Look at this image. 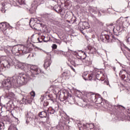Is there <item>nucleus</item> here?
Here are the masks:
<instances>
[{"instance_id": "nucleus-1", "label": "nucleus", "mask_w": 130, "mask_h": 130, "mask_svg": "<svg viewBox=\"0 0 130 130\" xmlns=\"http://www.w3.org/2000/svg\"><path fill=\"white\" fill-rule=\"evenodd\" d=\"M16 67L18 69L23 70L25 73H29V74H25L20 73L17 77L14 76L11 78H8L4 79L3 81V85L5 88V92L6 95L10 97H14V94L13 92H10V88H12V85L19 86L23 85H26L28 80H30V76H33V65L30 64H24L22 65L21 63L16 64Z\"/></svg>"}, {"instance_id": "nucleus-2", "label": "nucleus", "mask_w": 130, "mask_h": 130, "mask_svg": "<svg viewBox=\"0 0 130 130\" xmlns=\"http://www.w3.org/2000/svg\"><path fill=\"white\" fill-rule=\"evenodd\" d=\"M32 37H33V36H31L30 38H28L26 47L22 45H19L14 47L12 50L13 54L19 56V55H23L25 53H28L29 48L33 47Z\"/></svg>"}, {"instance_id": "nucleus-3", "label": "nucleus", "mask_w": 130, "mask_h": 130, "mask_svg": "<svg viewBox=\"0 0 130 130\" xmlns=\"http://www.w3.org/2000/svg\"><path fill=\"white\" fill-rule=\"evenodd\" d=\"M14 59V57L11 56V57H8L5 60L2 61L0 62V72H4L6 71V68L9 69L12 64H15Z\"/></svg>"}, {"instance_id": "nucleus-4", "label": "nucleus", "mask_w": 130, "mask_h": 130, "mask_svg": "<svg viewBox=\"0 0 130 130\" xmlns=\"http://www.w3.org/2000/svg\"><path fill=\"white\" fill-rule=\"evenodd\" d=\"M58 94L59 95V99L60 101H61L62 102H63V101H66L67 99H69V98L72 97V94L69 92H58Z\"/></svg>"}, {"instance_id": "nucleus-5", "label": "nucleus", "mask_w": 130, "mask_h": 130, "mask_svg": "<svg viewBox=\"0 0 130 130\" xmlns=\"http://www.w3.org/2000/svg\"><path fill=\"white\" fill-rule=\"evenodd\" d=\"M79 25H80V26L78 27V30H79L83 35H85V33H84L83 31L86 29H89V28H90L89 23L87 21H84L82 22V23H79Z\"/></svg>"}, {"instance_id": "nucleus-6", "label": "nucleus", "mask_w": 130, "mask_h": 130, "mask_svg": "<svg viewBox=\"0 0 130 130\" xmlns=\"http://www.w3.org/2000/svg\"><path fill=\"white\" fill-rule=\"evenodd\" d=\"M75 53L77 58H78V59L84 60L86 59V57H87V54L83 51H79V52H75Z\"/></svg>"}, {"instance_id": "nucleus-7", "label": "nucleus", "mask_w": 130, "mask_h": 130, "mask_svg": "<svg viewBox=\"0 0 130 130\" xmlns=\"http://www.w3.org/2000/svg\"><path fill=\"white\" fill-rule=\"evenodd\" d=\"M47 94H48V91L46 92L45 94L44 95V97H46L47 96L48 97L47 98V100H45L44 102L43 106H44V107L48 106V105H49V102L48 101H49V100L52 101V102H54V101H53V98H52V96H51L50 95Z\"/></svg>"}, {"instance_id": "nucleus-8", "label": "nucleus", "mask_w": 130, "mask_h": 130, "mask_svg": "<svg viewBox=\"0 0 130 130\" xmlns=\"http://www.w3.org/2000/svg\"><path fill=\"white\" fill-rule=\"evenodd\" d=\"M119 76L121 78L122 81L127 82H130V74L128 73L125 74H122V71H120L119 73Z\"/></svg>"}, {"instance_id": "nucleus-9", "label": "nucleus", "mask_w": 130, "mask_h": 130, "mask_svg": "<svg viewBox=\"0 0 130 130\" xmlns=\"http://www.w3.org/2000/svg\"><path fill=\"white\" fill-rule=\"evenodd\" d=\"M43 51L44 52H45V53H46V54H47V55H48L49 56V61L46 60L44 64V68H45V69H47V68L50 67L51 64V63L50 62V60H51V54H50V53L49 52H46V51Z\"/></svg>"}, {"instance_id": "nucleus-10", "label": "nucleus", "mask_w": 130, "mask_h": 130, "mask_svg": "<svg viewBox=\"0 0 130 130\" xmlns=\"http://www.w3.org/2000/svg\"><path fill=\"white\" fill-rule=\"evenodd\" d=\"M38 115L40 118H45L46 121H47V120L49 119V114L47 113V111H46L40 112Z\"/></svg>"}, {"instance_id": "nucleus-11", "label": "nucleus", "mask_w": 130, "mask_h": 130, "mask_svg": "<svg viewBox=\"0 0 130 130\" xmlns=\"http://www.w3.org/2000/svg\"><path fill=\"white\" fill-rule=\"evenodd\" d=\"M85 76H87V74L84 73L83 74V78L85 81H92V80H95V77H96V75L91 73L89 74L87 76V78L85 77Z\"/></svg>"}, {"instance_id": "nucleus-12", "label": "nucleus", "mask_w": 130, "mask_h": 130, "mask_svg": "<svg viewBox=\"0 0 130 130\" xmlns=\"http://www.w3.org/2000/svg\"><path fill=\"white\" fill-rule=\"evenodd\" d=\"M100 38L101 41L105 43H109L110 42V36H109V35H101Z\"/></svg>"}, {"instance_id": "nucleus-13", "label": "nucleus", "mask_w": 130, "mask_h": 130, "mask_svg": "<svg viewBox=\"0 0 130 130\" xmlns=\"http://www.w3.org/2000/svg\"><path fill=\"white\" fill-rule=\"evenodd\" d=\"M71 62L72 63V64H73V66H76V64L77 66H80V64H82L83 60L78 58H74L73 60H71Z\"/></svg>"}, {"instance_id": "nucleus-14", "label": "nucleus", "mask_w": 130, "mask_h": 130, "mask_svg": "<svg viewBox=\"0 0 130 130\" xmlns=\"http://www.w3.org/2000/svg\"><path fill=\"white\" fill-rule=\"evenodd\" d=\"M10 24L6 22H1L0 23V29L2 30V31H6L8 28H9Z\"/></svg>"}, {"instance_id": "nucleus-15", "label": "nucleus", "mask_w": 130, "mask_h": 130, "mask_svg": "<svg viewBox=\"0 0 130 130\" xmlns=\"http://www.w3.org/2000/svg\"><path fill=\"white\" fill-rule=\"evenodd\" d=\"M117 31H115V29ZM123 30V28L119 25H117L115 28H114L113 29V32L114 34V35H116V36H118L119 35V33L120 32H122V31Z\"/></svg>"}, {"instance_id": "nucleus-16", "label": "nucleus", "mask_w": 130, "mask_h": 130, "mask_svg": "<svg viewBox=\"0 0 130 130\" xmlns=\"http://www.w3.org/2000/svg\"><path fill=\"white\" fill-rule=\"evenodd\" d=\"M40 74V69H38L37 66H33V76H37Z\"/></svg>"}, {"instance_id": "nucleus-17", "label": "nucleus", "mask_w": 130, "mask_h": 130, "mask_svg": "<svg viewBox=\"0 0 130 130\" xmlns=\"http://www.w3.org/2000/svg\"><path fill=\"white\" fill-rule=\"evenodd\" d=\"M33 21L35 22V23L33 25V29L35 30H39V28H40V26L39 25V21H37V18H36V20L33 18Z\"/></svg>"}, {"instance_id": "nucleus-18", "label": "nucleus", "mask_w": 130, "mask_h": 130, "mask_svg": "<svg viewBox=\"0 0 130 130\" xmlns=\"http://www.w3.org/2000/svg\"><path fill=\"white\" fill-rule=\"evenodd\" d=\"M89 96L90 100L92 101V102H95L96 99H97V96L95 94H93V93L90 92L88 94Z\"/></svg>"}, {"instance_id": "nucleus-19", "label": "nucleus", "mask_w": 130, "mask_h": 130, "mask_svg": "<svg viewBox=\"0 0 130 130\" xmlns=\"http://www.w3.org/2000/svg\"><path fill=\"white\" fill-rule=\"evenodd\" d=\"M88 50H89V52H88V53H91V54H94V53H96V52L97 51V50H96V48L90 46L88 47Z\"/></svg>"}, {"instance_id": "nucleus-20", "label": "nucleus", "mask_w": 130, "mask_h": 130, "mask_svg": "<svg viewBox=\"0 0 130 130\" xmlns=\"http://www.w3.org/2000/svg\"><path fill=\"white\" fill-rule=\"evenodd\" d=\"M78 126L79 127L80 130H81V128H83V129H86V128H88V126L87 125V124L82 123L80 122L78 123Z\"/></svg>"}, {"instance_id": "nucleus-21", "label": "nucleus", "mask_w": 130, "mask_h": 130, "mask_svg": "<svg viewBox=\"0 0 130 130\" xmlns=\"http://www.w3.org/2000/svg\"><path fill=\"white\" fill-rule=\"evenodd\" d=\"M64 7L67 10H70L72 8V2L69 1H67L64 3Z\"/></svg>"}, {"instance_id": "nucleus-22", "label": "nucleus", "mask_w": 130, "mask_h": 130, "mask_svg": "<svg viewBox=\"0 0 130 130\" xmlns=\"http://www.w3.org/2000/svg\"><path fill=\"white\" fill-rule=\"evenodd\" d=\"M61 9V7H60V6H59L58 5H55L53 7L54 11H55V12H56L58 14L59 13Z\"/></svg>"}, {"instance_id": "nucleus-23", "label": "nucleus", "mask_w": 130, "mask_h": 130, "mask_svg": "<svg viewBox=\"0 0 130 130\" xmlns=\"http://www.w3.org/2000/svg\"><path fill=\"white\" fill-rule=\"evenodd\" d=\"M56 111V110H54L52 107H49L47 110L48 113H49L50 114H54Z\"/></svg>"}, {"instance_id": "nucleus-24", "label": "nucleus", "mask_w": 130, "mask_h": 130, "mask_svg": "<svg viewBox=\"0 0 130 130\" xmlns=\"http://www.w3.org/2000/svg\"><path fill=\"white\" fill-rule=\"evenodd\" d=\"M69 75L70 71H65L62 74V75H61V78H65L66 79H68V78H69Z\"/></svg>"}, {"instance_id": "nucleus-25", "label": "nucleus", "mask_w": 130, "mask_h": 130, "mask_svg": "<svg viewBox=\"0 0 130 130\" xmlns=\"http://www.w3.org/2000/svg\"><path fill=\"white\" fill-rule=\"evenodd\" d=\"M102 101H103V99L102 98L99 97L96 98V100H95V102H94V103L96 104H100L102 102Z\"/></svg>"}, {"instance_id": "nucleus-26", "label": "nucleus", "mask_w": 130, "mask_h": 130, "mask_svg": "<svg viewBox=\"0 0 130 130\" xmlns=\"http://www.w3.org/2000/svg\"><path fill=\"white\" fill-rule=\"evenodd\" d=\"M116 40V38L114 36L112 35L110 36V43H112L113 42H115V41Z\"/></svg>"}, {"instance_id": "nucleus-27", "label": "nucleus", "mask_w": 130, "mask_h": 130, "mask_svg": "<svg viewBox=\"0 0 130 130\" xmlns=\"http://www.w3.org/2000/svg\"><path fill=\"white\" fill-rule=\"evenodd\" d=\"M33 90H32L30 92V95L31 96L30 99H28L27 100V102L28 103H29V104H31V103H32V101H33V99H32V97H33Z\"/></svg>"}, {"instance_id": "nucleus-28", "label": "nucleus", "mask_w": 130, "mask_h": 130, "mask_svg": "<svg viewBox=\"0 0 130 130\" xmlns=\"http://www.w3.org/2000/svg\"><path fill=\"white\" fill-rule=\"evenodd\" d=\"M69 103H73L75 102V99H74V98L73 96H71L69 98V99H67V100Z\"/></svg>"}, {"instance_id": "nucleus-29", "label": "nucleus", "mask_w": 130, "mask_h": 130, "mask_svg": "<svg viewBox=\"0 0 130 130\" xmlns=\"http://www.w3.org/2000/svg\"><path fill=\"white\" fill-rule=\"evenodd\" d=\"M60 15H62V16H64V14H66V9H61V10H60V12H59V13Z\"/></svg>"}, {"instance_id": "nucleus-30", "label": "nucleus", "mask_w": 130, "mask_h": 130, "mask_svg": "<svg viewBox=\"0 0 130 130\" xmlns=\"http://www.w3.org/2000/svg\"><path fill=\"white\" fill-rule=\"evenodd\" d=\"M8 130H18L17 127H15L14 125H11L9 126Z\"/></svg>"}, {"instance_id": "nucleus-31", "label": "nucleus", "mask_w": 130, "mask_h": 130, "mask_svg": "<svg viewBox=\"0 0 130 130\" xmlns=\"http://www.w3.org/2000/svg\"><path fill=\"white\" fill-rule=\"evenodd\" d=\"M5 129V124L3 122L0 123V130Z\"/></svg>"}, {"instance_id": "nucleus-32", "label": "nucleus", "mask_w": 130, "mask_h": 130, "mask_svg": "<svg viewBox=\"0 0 130 130\" xmlns=\"http://www.w3.org/2000/svg\"><path fill=\"white\" fill-rule=\"evenodd\" d=\"M35 124L36 125L38 123H39V120H38V118L35 117L34 119Z\"/></svg>"}, {"instance_id": "nucleus-33", "label": "nucleus", "mask_w": 130, "mask_h": 130, "mask_svg": "<svg viewBox=\"0 0 130 130\" xmlns=\"http://www.w3.org/2000/svg\"><path fill=\"white\" fill-rule=\"evenodd\" d=\"M66 124H67V121H62L60 123V125H61V126H62L63 127L66 125Z\"/></svg>"}, {"instance_id": "nucleus-34", "label": "nucleus", "mask_w": 130, "mask_h": 130, "mask_svg": "<svg viewBox=\"0 0 130 130\" xmlns=\"http://www.w3.org/2000/svg\"><path fill=\"white\" fill-rule=\"evenodd\" d=\"M18 3L19 5H23L25 3V0H18Z\"/></svg>"}, {"instance_id": "nucleus-35", "label": "nucleus", "mask_w": 130, "mask_h": 130, "mask_svg": "<svg viewBox=\"0 0 130 130\" xmlns=\"http://www.w3.org/2000/svg\"><path fill=\"white\" fill-rule=\"evenodd\" d=\"M52 49H56V48H57V45H56L55 44H53L52 46Z\"/></svg>"}, {"instance_id": "nucleus-36", "label": "nucleus", "mask_w": 130, "mask_h": 130, "mask_svg": "<svg viewBox=\"0 0 130 130\" xmlns=\"http://www.w3.org/2000/svg\"><path fill=\"white\" fill-rule=\"evenodd\" d=\"M68 52H63V51H61L60 54H62V55H67Z\"/></svg>"}, {"instance_id": "nucleus-37", "label": "nucleus", "mask_w": 130, "mask_h": 130, "mask_svg": "<svg viewBox=\"0 0 130 130\" xmlns=\"http://www.w3.org/2000/svg\"><path fill=\"white\" fill-rule=\"evenodd\" d=\"M39 26H40V27H42V28H44V27H45V24L42 23H40L39 22V24H38Z\"/></svg>"}, {"instance_id": "nucleus-38", "label": "nucleus", "mask_w": 130, "mask_h": 130, "mask_svg": "<svg viewBox=\"0 0 130 130\" xmlns=\"http://www.w3.org/2000/svg\"><path fill=\"white\" fill-rule=\"evenodd\" d=\"M60 52L61 51L55 50L54 53H57V54H60Z\"/></svg>"}, {"instance_id": "nucleus-39", "label": "nucleus", "mask_w": 130, "mask_h": 130, "mask_svg": "<svg viewBox=\"0 0 130 130\" xmlns=\"http://www.w3.org/2000/svg\"><path fill=\"white\" fill-rule=\"evenodd\" d=\"M117 108H120V107H122L123 108V109H125V107H124L121 105L117 106Z\"/></svg>"}, {"instance_id": "nucleus-40", "label": "nucleus", "mask_w": 130, "mask_h": 130, "mask_svg": "<svg viewBox=\"0 0 130 130\" xmlns=\"http://www.w3.org/2000/svg\"><path fill=\"white\" fill-rule=\"evenodd\" d=\"M6 52L7 55H8L9 57H10V51L6 50Z\"/></svg>"}, {"instance_id": "nucleus-41", "label": "nucleus", "mask_w": 130, "mask_h": 130, "mask_svg": "<svg viewBox=\"0 0 130 130\" xmlns=\"http://www.w3.org/2000/svg\"><path fill=\"white\" fill-rule=\"evenodd\" d=\"M42 50V49H40V48H38V47H36L35 48V50Z\"/></svg>"}, {"instance_id": "nucleus-42", "label": "nucleus", "mask_w": 130, "mask_h": 130, "mask_svg": "<svg viewBox=\"0 0 130 130\" xmlns=\"http://www.w3.org/2000/svg\"><path fill=\"white\" fill-rule=\"evenodd\" d=\"M124 48H125V49H127V50H128V51H129V52H130V49L128 48V47H126V46H124Z\"/></svg>"}, {"instance_id": "nucleus-43", "label": "nucleus", "mask_w": 130, "mask_h": 130, "mask_svg": "<svg viewBox=\"0 0 130 130\" xmlns=\"http://www.w3.org/2000/svg\"><path fill=\"white\" fill-rule=\"evenodd\" d=\"M32 18H31L30 19V21H29V26H30V28H32V29H33V26H32L31 25V21H32Z\"/></svg>"}, {"instance_id": "nucleus-44", "label": "nucleus", "mask_w": 130, "mask_h": 130, "mask_svg": "<svg viewBox=\"0 0 130 130\" xmlns=\"http://www.w3.org/2000/svg\"><path fill=\"white\" fill-rule=\"evenodd\" d=\"M70 68L73 72H75V69H74V67H73V66H70Z\"/></svg>"}, {"instance_id": "nucleus-45", "label": "nucleus", "mask_w": 130, "mask_h": 130, "mask_svg": "<svg viewBox=\"0 0 130 130\" xmlns=\"http://www.w3.org/2000/svg\"><path fill=\"white\" fill-rule=\"evenodd\" d=\"M38 41H39V42L40 43H41L43 41V40L40 41V40H39V38H38Z\"/></svg>"}, {"instance_id": "nucleus-46", "label": "nucleus", "mask_w": 130, "mask_h": 130, "mask_svg": "<svg viewBox=\"0 0 130 130\" xmlns=\"http://www.w3.org/2000/svg\"><path fill=\"white\" fill-rule=\"evenodd\" d=\"M35 95H36L35 91H33V98L35 97Z\"/></svg>"}, {"instance_id": "nucleus-47", "label": "nucleus", "mask_w": 130, "mask_h": 130, "mask_svg": "<svg viewBox=\"0 0 130 130\" xmlns=\"http://www.w3.org/2000/svg\"><path fill=\"white\" fill-rule=\"evenodd\" d=\"M86 62V63H89V64L91 63V61H90V60H87Z\"/></svg>"}, {"instance_id": "nucleus-48", "label": "nucleus", "mask_w": 130, "mask_h": 130, "mask_svg": "<svg viewBox=\"0 0 130 130\" xmlns=\"http://www.w3.org/2000/svg\"><path fill=\"white\" fill-rule=\"evenodd\" d=\"M101 105H102V106H103V105H104V102H103V101H102V102L101 103Z\"/></svg>"}, {"instance_id": "nucleus-49", "label": "nucleus", "mask_w": 130, "mask_h": 130, "mask_svg": "<svg viewBox=\"0 0 130 130\" xmlns=\"http://www.w3.org/2000/svg\"><path fill=\"white\" fill-rule=\"evenodd\" d=\"M34 3H38L39 2V0H34Z\"/></svg>"}, {"instance_id": "nucleus-50", "label": "nucleus", "mask_w": 130, "mask_h": 130, "mask_svg": "<svg viewBox=\"0 0 130 130\" xmlns=\"http://www.w3.org/2000/svg\"><path fill=\"white\" fill-rule=\"evenodd\" d=\"M48 41H49V40H47V41H46V40H43V42H48Z\"/></svg>"}, {"instance_id": "nucleus-51", "label": "nucleus", "mask_w": 130, "mask_h": 130, "mask_svg": "<svg viewBox=\"0 0 130 130\" xmlns=\"http://www.w3.org/2000/svg\"><path fill=\"white\" fill-rule=\"evenodd\" d=\"M12 116H13V117H14V118H15L16 119H18V118H16V117L14 116V114H11Z\"/></svg>"}, {"instance_id": "nucleus-52", "label": "nucleus", "mask_w": 130, "mask_h": 130, "mask_svg": "<svg viewBox=\"0 0 130 130\" xmlns=\"http://www.w3.org/2000/svg\"><path fill=\"white\" fill-rule=\"evenodd\" d=\"M68 16H69V14L68 13H66V14L65 15V17H68Z\"/></svg>"}, {"instance_id": "nucleus-53", "label": "nucleus", "mask_w": 130, "mask_h": 130, "mask_svg": "<svg viewBox=\"0 0 130 130\" xmlns=\"http://www.w3.org/2000/svg\"><path fill=\"white\" fill-rule=\"evenodd\" d=\"M115 67H113V71H114V72H115Z\"/></svg>"}, {"instance_id": "nucleus-54", "label": "nucleus", "mask_w": 130, "mask_h": 130, "mask_svg": "<svg viewBox=\"0 0 130 130\" xmlns=\"http://www.w3.org/2000/svg\"><path fill=\"white\" fill-rule=\"evenodd\" d=\"M2 108H3V106L0 105V110H2Z\"/></svg>"}, {"instance_id": "nucleus-55", "label": "nucleus", "mask_w": 130, "mask_h": 130, "mask_svg": "<svg viewBox=\"0 0 130 130\" xmlns=\"http://www.w3.org/2000/svg\"><path fill=\"white\" fill-rule=\"evenodd\" d=\"M31 55V54H29L28 55V57H27V58H28V57H30V56Z\"/></svg>"}, {"instance_id": "nucleus-56", "label": "nucleus", "mask_w": 130, "mask_h": 130, "mask_svg": "<svg viewBox=\"0 0 130 130\" xmlns=\"http://www.w3.org/2000/svg\"><path fill=\"white\" fill-rule=\"evenodd\" d=\"M3 7H5V4H2Z\"/></svg>"}, {"instance_id": "nucleus-57", "label": "nucleus", "mask_w": 130, "mask_h": 130, "mask_svg": "<svg viewBox=\"0 0 130 130\" xmlns=\"http://www.w3.org/2000/svg\"><path fill=\"white\" fill-rule=\"evenodd\" d=\"M77 92H78V93H81V91H80V90H77Z\"/></svg>"}, {"instance_id": "nucleus-58", "label": "nucleus", "mask_w": 130, "mask_h": 130, "mask_svg": "<svg viewBox=\"0 0 130 130\" xmlns=\"http://www.w3.org/2000/svg\"><path fill=\"white\" fill-rule=\"evenodd\" d=\"M28 120H29V119H27L26 120V122H28Z\"/></svg>"}, {"instance_id": "nucleus-59", "label": "nucleus", "mask_w": 130, "mask_h": 130, "mask_svg": "<svg viewBox=\"0 0 130 130\" xmlns=\"http://www.w3.org/2000/svg\"><path fill=\"white\" fill-rule=\"evenodd\" d=\"M22 100L23 101H25V100L24 99H23Z\"/></svg>"}, {"instance_id": "nucleus-60", "label": "nucleus", "mask_w": 130, "mask_h": 130, "mask_svg": "<svg viewBox=\"0 0 130 130\" xmlns=\"http://www.w3.org/2000/svg\"><path fill=\"white\" fill-rule=\"evenodd\" d=\"M117 22H119V19H118Z\"/></svg>"}, {"instance_id": "nucleus-61", "label": "nucleus", "mask_w": 130, "mask_h": 130, "mask_svg": "<svg viewBox=\"0 0 130 130\" xmlns=\"http://www.w3.org/2000/svg\"><path fill=\"white\" fill-rule=\"evenodd\" d=\"M31 56H33V54H31Z\"/></svg>"}, {"instance_id": "nucleus-62", "label": "nucleus", "mask_w": 130, "mask_h": 130, "mask_svg": "<svg viewBox=\"0 0 130 130\" xmlns=\"http://www.w3.org/2000/svg\"><path fill=\"white\" fill-rule=\"evenodd\" d=\"M33 47H34V48L35 47V46H34V45H33Z\"/></svg>"}, {"instance_id": "nucleus-63", "label": "nucleus", "mask_w": 130, "mask_h": 130, "mask_svg": "<svg viewBox=\"0 0 130 130\" xmlns=\"http://www.w3.org/2000/svg\"><path fill=\"white\" fill-rule=\"evenodd\" d=\"M124 72H126V70H123Z\"/></svg>"}, {"instance_id": "nucleus-64", "label": "nucleus", "mask_w": 130, "mask_h": 130, "mask_svg": "<svg viewBox=\"0 0 130 130\" xmlns=\"http://www.w3.org/2000/svg\"><path fill=\"white\" fill-rule=\"evenodd\" d=\"M30 121H31V122H32V119H31V120H30Z\"/></svg>"}]
</instances>
